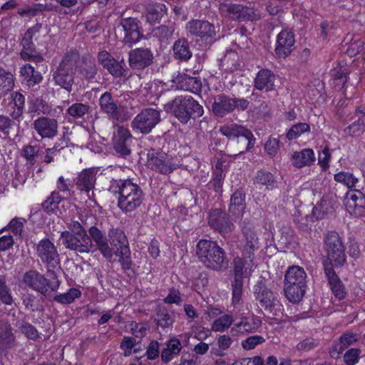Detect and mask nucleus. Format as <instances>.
Wrapping results in <instances>:
<instances>
[{"label":"nucleus","instance_id":"c85d7f7f","mask_svg":"<svg viewBox=\"0 0 365 365\" xmlns=\"http://www.w3.org/2000/svg\"><path fill=\"white\" fill-rule=\"evenodd\" d=\"M74 76L75 71L58 67L53 73V79L56 85L60 86L70 93L73 90Z\"/></svg>","mask_w":365,"mask_h":365},{"label":"nucleus","instance_id":"a211bd4d","mask_svg":"<svg viewBox=\"0 0 365 365\" xmlns=\"http://www.w3.org/2000/svg\"><path fill=\"white\" fill-rule=\"evenodd\" d=\"M220 132L228 138H239L245 137L248 140L247 148H253L255 143V138L251 130L237 124H227L220 128Z\"/></svg>","mask_w":365,"mask_h":365},{"label":"nucleus","instance_id":"c03bdc74","mask_svg":"<svg viewBox=\"0 0 365 365\" xmlns=\"http://www.w3.org/2000/svg\"><path fill=\"white\" fill-rule=\"evenodd\" d=\"M222 166L221 163H217L213 170L212 180L207 185L209 190H212L217 193H220L222 191L225 175L223 174Z\"/></svg>","mask_w":365,"mask_h":365},{"label":"nucleus","instance_id":"a878e982","mask_svg":"<svg viewBox=\"0 0 365 365\" xmlns=\"http://www.w3.org/2000/svg\"><path fill=\"white\" fill-rule=\"evenodd\" d=\"M99 106L101 110L110 118H118L120 115L119 108L110 92L106 91L100 96Z\"/></svg>","mask_w":365,"mask_h":365},{"label":"nucleus","instance_id":"7c9ffc66","mask_svg":"<svg viewBox=\"0 0 365 365\" xmlns=\"http://www.w3.org/2000/svg\"><path fill=\"white\" fill-rule=\"evenodd\" d=\"M24 49L20 53L21 58L24 61H32L39 63L43 61V57L35 49L32 37L24 35L22 39Z\"/></svg>","mask_w":365,"mask_h":365},{"label":"nucleus","instance_id":"e433bc0d","mask_svg":"<svg viewBox=\"0 0 365 365\" xmlns=\"http://www.w3.org/2000/svg\"><path fill=\"white\" fill-rule=\"evenodd\" d=\"M346 206L355 215L365 217V196L359 190L352 194L347 200Z\"/></svg>","mask_w":365,"mask_h":365},{"label":"nucleus","instance_id":"8fccbe9b","mask_svg":"<svg viewBox=\"0 0 365 365\" xmlns=\"http://www.w3.org/2000/svg\"><path fill=\"white\" fill-rule=\"evenodd\" d=\"M146 18L148 21L151 24L159 22L161 18L166 12V7L164 4H157L149 6L147 9Z\"/></svg>","mask_w":365,"mask_h":365},{"label":"nucleus","instance_id":"3c124183","mask_svg":"<svg viewBox=\"0 0 365 365\" xmlns=\"http://www.w3.org/2000/svg\"><path fill=\"white\" fill-rule=\"evenodd\" d=\"M308 132H310L309 125L306 123H299L291 127L286 135V138L289 140H292Z\"/></svg>","mask_w":365,"mask_h":365},{"label":"nucleus","instance_id":"f704fd0d","mask_svg":"<svg viewBox=\"0 0 365 365\" xmlns=\"http://www.w3.org/2000/svg\"><path fill=\"white\" fill-rule=\"evenodd\" d=\"M253 258L254 257H236L234 259V270L235 277L242 278V277H249L252 272L253 267Z\"/></svg>","mask_w":365,"mask_h":365},{"label":"nucleus","instance_id":"6e6552de","mask_svg":"<svg viewBox=\"0 0 365 365\" xmlns=\"http://www.w3.org/2000/svg\"><path fill=\"white\" fill-rule=\"evenodd\" d=\"M36 254L48 270H52L60 264L57 247L48 238L42 239L36 244Z\"/></svg>","mask_w":365,"mask_h":365},{"label":"nucleus","instance_id":"b1692460","mask_svg":"<svg viewBox=\"0 0 365 365\" xmlns=\"http://www.w3.org/2000/svg\"><path fill=\"white\" fill-rule=\"evenodd\" d=\"M324 268L331 290L334 297L339 300L344 299L346 293L341 279L336 274L331 264H324Z\"/></svg>","mask_w":365,"mask_h":365},{"label":"nucleus","instance_id":"864d4df0","mask_svg":"<svg viewBox=\"0 0 365 365\" xmlns=\"http://www.w3.org/2000/svg\"><path fill=\"white\" fill-rule=\"evenodd\" d=\"M334 178L336 182L344 184L348 188L355 187L358 182V178L349 172H339Z\"/></svg>","mask_w":365,"mask_h":365},{"label":"nucleus","instance_id":"69168bd1","mask_svg":"<svg viewBox=\"0 0 365 365\" xmlns=\"http://www.w3.org/2000/svg\"><path fill=\"white\" fill-rule=\"evenodd\" d=\"M25 222L24 218L15 217L10 221L7 227L16 236L21 237Z\"/></svg>","mask_w":365,"mask_h":365},{"label":"nucleus","instance_id":"09e8293b","mask_svg":"<svg viewBox=\"0 0 365 365\" xmlns=\"http://www.w3.org/2000/svg\"><path fill=\"white\" fill-rule=\"evenodd\" d=\"M14 86V76L11 72L0 67V96H5Z\"/></svg>","mask_w":365,"mask_h":365},{"label":"nucleus","instance_id":"4be33fe9","mask_svg":"<svg viewBox=\"0 0 365 365\" xmlns=\"http://www.w3.org/2000/svg\"><path fill=\"white\" fill-rule=\"evenodd\" d=\"M254 294L256 301L265 309H270L275 305V295L262 282H259L255 286Z\"/></svg>","mask_w":365,"mask_h":365},{"label":"nucleus","instance_id":"20e7f679","mask_svg":"<svg viewBox=\"0 0 365 365\" xmlns=\"http://www.w3.org/2000/svg\"><path fill=\"white\" fill-rule=\"evenodd\" d=\"M166 111L172 112L182 123L187 124L191 119L195 120L204 113L203 107L192 96H177L165 105Z\"/></svg>","mask_w":365,"mask_h":365},{"label":"nucleus","instance_id":"a19ab883","mask_svg":"<svg viewBox=\"0 0 365 365\" xmlns=\"http://www.w3.org/2000/svg\"><path fill=\"white\" fill-rule=\"evenodd\" d=\"M20 73L24 81L29 86H34L42 81V76L40 72L36 71L31 64H26L20 69Z\"/></svg>","mask_w":365,"mask_h":365},{"label":"nucleus","instance_id":"72a5a7b5","mask_svg":"<svg viewBox=\"0 0 365 365\" xmlns=\"http://www.w3.org/2000/svg\"><path fill=\"white\" fill-rule=\"evenodd\" d=\"M175 82L179 85L181 89L190 91L195 94L199 93L202 89L200 80L196 77H191L186 74L178 76Z\"/></svg>","mask_w":365,"mask_h":365},{"label":"nucleus","instance_id":"052dcab7","mask_svg":"<svg viewBox=\"0 0 365 365\" xmlns=\"http://www.w3.org/2000/svg\"><path fill=\"white\" fill-rule=\"evenodd\" d=\"M61 201L58 192H53L51 196L42 203V206L48 212H56L58 210V205Z\"/></svg>","mask_w":365,"mask_h":365},{"label":"nucleus","instance_id":"680f3d73","mask_svg":"<svg viewBox=\"0 0 365 365\" xmlns=\"http://www.w3.org/2000/svg\"><path fill=\"white\" fill-rule=\"evenodd\" d=\"M0 300L2 303L11 305L13 298L9 287L6 285L5 276L0 274Z\"/></svg>","mask_w":365,"mask_h":365},{"label":"nucleus","instance_id":"5fc2aeb1","mask_svg":"<svg viewBox=\"0 0 365 365\" xmlns=\"http://www.w3.org/2000/svg\"><path fill=\"white\" fill-rule=\"evenodd\" d=\"M40 148L36 145H27L21 150V156L24 158L28 164L34 165L36 162Z\"/></svg>","mask_w":365,"mask_h":365},{"label":"nucleus","instance_id":"2eb2a0df","mask_svg":"<svg viewBox=\"0 0 365 365\" xmlns=\"http://www.w3.org/2000/svg\"><path fill=\"white\" fill-rule=\"evenodd\" d=\"M208 223L210 226L221 235L230 233L234 229V225L227 218L225 212L215 209L210 212Z\"/></svg>","mask_w":365,"mask_h":365},{"label":"nucleus","instance_id":"f8f14e48","mask_svg":"<svg viewBox=\"0 0 365 365\" xmlns=\"http://www.w3.org/2000/svg\"><path fill=\"white\" fill-rule=\"evenodd\" d=\"M98 59L102 66L113 76L120 78L126 76L127 72L123 59L118 61L106 51H100L98 53Z\"/></svg>","mask_w":365,"mask_h":365},{"label":"nucleus","instance_id":"2f4dec72","mask_svg":"<svg viewBox=\"0 0 365 365\" xmlns=\"http://www.w3.org/2000/svg\"><path fill=\"white\" fill-rule=\"evenodd\" d=\"M314 161V153L310 148H305L299 152L296 151L292 156V165L297 168L311 165Z\"/></svg>","mask_w":365,"mask_h":365},{"label":"nucleus","instance_id":"f03ea898","mask_svg":"<svg viewBox=\"0 0 365 365\" xmlns=\"http://www.w3.org/2000/svg\"><path fill=\"white\" fill-rule=\"evenodd\" d=\"M113 190L118 194V207L124 213H130L139 207L144 200V193L141 187L130 180L115 181Z\"/></svg>","mask_w":365,"mask_h":365},{"label":"nucleus","instance_id":"1a4fd4ad","mask_svg":"<svg viewBox=\"0 0 365 365\" xmlns=\"http://www.w3.org/2000/svg\"><path fill=\"white\" fill-rule=\"evenodd\" d=\"M186 29L190 36L200 38L202 41L212 42L215 39V27L208 21H190L186 24Z\"/></svg>","mask_w":365,"mask_h":365},{"label":"nucleus","instance_id":"aec40b11","mask_svg":"<svg viewBox=\"0 0 365 365\" xmlns=\"http://www.w3.org/2000/svg\"><path fill=\"white\" fill-rule=\"evenodd\" d=\"M131 137L132 135L127 128L123 126H116L113 136V148L120 155L125 156L130 153L129 142Z\"/></svg>","mask_w":365,"mask_h":365},{"label":"nucleus","instance_id":"9d476101","mask_svg":"<svg viewBox=\"0 0 365 365\" xmlns=\"http://www.w3.org/2000/svg\"><path fill=\"white\" fill-rule=\"evenodd\" d=\"M220 10L223 15L238 21H253L257 18L252 9L241 4L222 3Z\"/></svg>","mask_w":365,"mask_h":365},{"label":"nucleus","instance_id":"338daca9","mask_svg":"<svg viewBox=\"0 0 365 365\" xmlns=\"http://www.w3.org/2000/svg\"><path fill=\"white\" fill-rule=\"evenodd\" d=\"M255 181L257 183L269 186L273 185L274 179L269 172L259 170L255 176Z\"/></svg>","mask_w":365,"mask_h":365},{"label":"nucleus","instance_id":"c9c22d12","mask_svg":"<svg viewBox=\"0 0 365 365\" xmlns=\"http://www.w3.org/2000/svg\"><path fill=\"white\" fill-rule=\"evenodd\" d=\"M356 341V335L354 334H344L339 338L338 342L335 343L331 347L329 354L332 358H338L339 355L346 349L349 346L352 344Z\"/></svg>","mask_w":365,"mask_h":365},{"label":"nucleus","instance_id":"9b49d317","mask_svg":"<svg viewBox=\"0 0 365 365\" xmlns=\"http://www.w3.org/2000/svg\"><path fill=\"white\" fill-rule=\"evenodd\" d=\"M242 255L245 257H254L255 252L259 246V238L254 227L250 223H244L242 228Z\"/></svg>","mask_w":365,"mask_h":365},{"label":"nucleus","instance_id":"bf43d9fd","mask_svg":"<svg viewBox=\"0 0 365 365\" xmlns=\"http://www.w3.org/2000/svg\"><path fill=\"white\" fill-rule=\"evenodd\" d=\"M48 10H50V9L48 5L38 3L31 6H29L26 9L19 10L18 14L22 16H28L32 17L36 16L39 13H43V11Z\"/></svg>","mask_w":365,"mask_h":365},{"label":"nucleus","instance_id":"79ce46f5","mask_svg":"<svg viewBox=\"0 0 365 365\" xmlns=\"http://www.w3.org/2000/svg\"><path fill=\"white\" fill-rule=\"evenodd\" d=\"M175 314L165 307H158L155 321L163 329L172 328L175 322Z\"/></svg>","mask_w":365,"mask_h":365},{"label":"nucleus","instance_id":"0e129e2a","mask_svg":"<svg viewBox=\"0 0 365 365\" xmlns=\"http://www.w3.org/2000/svg\"><path fill=\"white\" fill-rule=\"evenodd\" d=\"M116 255L119 257V262L124 270H128L131 268L130 252L128 247H124L119 251H116Z\"/></svg>","mask_w":365,"mask_h":365},{"label":"nucleus","instance_id":"4d7b16f0","mask_svg":"<svg viewBox=\"0 0 365 365\" xmlns=\"http://www.w3.org/2000/svg\"><path fill=\"white\" fill-rule=\"evenodd\" d=\"M15 326L22 334L31 339L36 340L38 337L37 329L26 321H18Z\"/></svg>","mask_w":365,"mask_h":365},{"label":"nucleus","instance_id":"0eeeda50","mask_svg":"<svg viewBox=\"0 0 365 365\" xmlns=\"http://www.w3.org/2000/svg\"><path fill=\"white\" fill-rule=\"evenodd\" d=\"M161 120L160 110L151 108L143 109L132 120L135 132L148 134Z\"/></svg>","mask_w":365,"mask_h":365},{"label":"nucleus","instance_id":"58836bf2","mask_svg":"<svg viewBox=\"0 0 365 365\" xmlns=\"http://www.w3.org/2000/svg\"><path fill=\"white\" fill-rule=\"evenodd\" d=\"M307 285L289 284L285 282L284 292L287 299L292 303L300 302L305 294Z\"/></svg>","mask_w":365,"mask_h":365},{"label":"nucleus","instance_id":"603ef678","mask_svg":"<svg viewBox=\"0 0 365 365\" xmlns=\"http://www.w3.org/2000/svg\"><path fill=\"white\" fill-rule=\"evenodd\" d=\"M81 292L79 289L71 288L68 292L56 295L53 300L62 304L72 303L76 298L80 297Z\"/></svg>","mask_w":365,"mask_h":365},{"label":"nucleus","instance_id":"de8ad7c7","mask_svg":"<svg viewBox=\"0 0 365 365\" xmlns=\"http://www.w3.org/2000/svg\"><path fill=\"white\" fill-rule=\"evenodd\" d=\"M80 60V54L76 50H71L66 52L58 67L68 71H75L78 66L77 63Z\"/></svg>","mask_w":365,"mask_h":365},{"label":"nucleus","instance_id":"ddd939ff","mask_svg":"<svg viewBox=\"0 0 365 365\" xmlns=\"http://www.w3.org/2000/svg\"><path fill=\"white\" fill-rule=\"evenodd\" d=\"M139 23L135 18L130 17L121 19L118 29L124 31L123 42L125 44H133L141 38L143 35L140 31Z\"/></svg>","mask_w":365,"mask_h":365},{"label":"nucleus","instance_id":"37998d69","mask_svg":"<svg viewBox=\"0 0 365 365\" xmlns=\"http://www.w3.org/2000/svg\"><path fill=\"white\" fill-rule=\"evenodd\" d=\"M174 57L180 61H187L192 57L188 41L185 38L177 40L173 47Z\"/></svg>","mask_w":365,"mask_h":365},{"label":"nucleus","instance_id":"412c9836","mask_svg":"<svg viewBox=\"0 0 365 365\" xmlns=\"http://www.w3.org/2000/svg\"><path fill=\"white\" fill-rule=\"evenodd\" d=\"M294 34L287 30L282 31L277 36L276 54L279 58H285L289 56L294 47Z\"/></svg>","mask_w":365,"mask_h":365},{"label":"nucleus","instance_id":"4468645a","mask_svg":"<svg viewBox=\"0 0 365 365\" xmlns=\"http://www.w3.org/2000/svg\"><path fill=\"white\" fill-rule=\"evenodd\" d=\"M148 163L153 170L168 175L177 168V165L173 162L171 155L165 153H158L156 155L148 153Z\"/></svg>","mask_w":365,"mask_h":365},{"label":"nucleus","instance_id":"bb28decb","mask_svg":"<svg viewBox=\"0 0 365 365\" xmlns=\"http://www.w3.org/2000/svg\"><path fill=\"white\" fill-rule=\"evenodd\" d=\"M276 76L267 69H261L255 78V88L259 91H272L274 88Z\"/></svg>","mask_w":365,"mask_h":365},{"label":"nucleus","instance_id":"774afa93","mask_svg":"<svg viewBox=\"0 0 365 365\" xmlns=\"http://www.w3.org/2000/svg\"><path fill=\"white\" fill-rule=\"evenodd\" d=\"M265 341L263 336L255 335L248 337L242 341V347L246 350H251L255 349L257 345L262 344Z\"/></svg>","mask_w":365,"mask_h":365},{"label":"nucleus","instance_id":"13d9d810","mask_svg":"<svg viewBox=\"0 0 365 365\" xmlns=\"http://www.w3.org/2000/svg\"><path fill=\"white\" fill-rule=\"evenodd\" d=\"M233 322L231 315L224 314L213 322L212 329L215 331H223L228 329Z\"/></svg>","mask_w":365,"mask_h":365},{"label":"nucleus","instance_id":"f3484780","mask_svg":"<svg viewBox=\"0 0 365 365\" xmlns=\"http://www.w3.org/2000/svg\"><path fill=\"white\" fill-rule=\"evenodd\" d=\"M58 121L54 118L41 116L33 123V128L42 138H53L58 133Z\"/></svg>","mask_w":365,"mask_h":365},{"label":"nucleus","instance_id":"49530a36","mask_svg":"<svg viewBox=\"0 0 365 365\" xmlns=\"http://www.w3.org/2000/svg\"><path fill=\"white\" fill-rule=\"evenodd\" d=\"M51 106L43 99L34 98L29 102L28 113L37 115H50L51 113Z\"/></svg>","mask_w":365,"mask_h":365},{"label":"nucleus","instance_id":"473e14b6","mask_svg":"<svg viewBox=\"0 0 365 365\" xmlns=\"http://www.w3.org/2000/svg\"><path fill=\"white\" fill-rule=\"evenodd\" d=\"M76 70L79 75L88 81L93 80L98 73L95 61L88 58H83L78 64Z\"/></svg>","mask_w":365,"mask_h":365},{"label":"nucleus","instance_id":"6e6d98bb","mask_svg":"<svg viewBox=\"0 0 365 365\" xmlns=\"http://www.w3.org/2000/svg\"><path fill=\"white\" fill-rule=\"evenodd\" d=\"M365 131V123L360 118L344 129L345 135L356 137Z\"/></svg>","mask_w":365,"mask_h":365},{"label":"nucleus","instance_id":"dca6fc26","mask_svg":"<svg viewBox=\"0 0 365 365\" xmlns=\"http://www.w3.org/2000/svg\"><path fill=\"white\" fill-rule=\"evenodd\" d=\"M153 53L148 48H138L129 52V64L133 69H143L153 63Z\"/></svg>","mask_w":365,"mask_h":365},{"label":"nucleus","instance_id":"393cba45","mask_svg":"<svg viewBox=\"0 0 365 365\" xmlns=\"http://www.w3.org/2000/svg\"><path fill=\"white\" fill-rule=\"evenodd\" d=\"M245 192L241 188L235 190L230 197L229 212L237 218L242 217L246 208Z\"/></svg>","mask_w":365,"mask_h":365},{"label":"nucleus","instance_id":"ea45409f","mask_svg":"<svg viewBox=\"0 0 365 365\" xmlns=\"http://www.w3.org/2000/svg\"><path fill=\"white\" fill-rule=\"evenodd\" d=\"M284 280L289 284L307 285V274L302 267L292 266L287 271Z\"/></svg>","mask_w":365,"mask_h":365},{"label":"nucleus","instance_id":"a18cd8bd","mask_svg":"<svg viewBox=\"0 0 365 365\" xmlns=\"http://www.w3.org/2000/svg\"><path fill=\"white\" fill-rule=\"evenodd\" d=\"M108 236L111 245L116 247L117 251L124 247H128L127 237L120 228L112 227L109 230Z\"/></svg>","mask_w":365,"mask_h":365},{"label":"nucleus","instance_id":"6ab92c4d","mask_svg":"<svg viewBox=\"0 0 365 365\" xmlns=\"http://www.w3.org/2000/svg\"><path fill=\"white\" fill-rule=\"evenodd\" d=\"M98 172V168H91L83 169L78 173L74 180L75 185L81 192H85L88 196L89 192L93 189Z\"/></svg>","mask_w":365,"mask_h":365},{"label":"nucleus","instance_id":"7ed1b4c3","mask_svg":"<svg viewBox=\"0 0 365 365\" xmlns=\"http://www.w3.org/2000/svg\"><path fill=\"white\" fill-rule=\"evenodd\" d=\"M196 254L200 261L209 269L221 271L228 267L225 252L215 241L200 240L196 246Z\"/></svg>","mask_w":365,"mask_h":365},{"label":"nucleus","instance_id":"c756f323","mask_svg":"<svg viewBox=\"0 0 365 365\" xmlns=\"http://www.w3.org/2000/svg\"><path fill=\"white\" fill-rule=\"evenodd\" d=\"M15 343L16 336L11 325L7 322H0V351L11 349Z\"/></svg>","mask_w":365,"mask_h":365},{"label":"nucleus","instance_id":"cd10ccee","mask_svg":"<svg viewBox=\"0 0 365 365\" xmlns=\"http://www.w3.org/2000/svg\"><path fill=\"white\" fill-rule=\"evenodd\" d=\"M261 324L262 321L259 317L251 315L242 317L240 322L234 324L233 329L239 333H250L257 331Z\"/></svg>","mask_w":365,"mask_h":365},{"label":"nucleus","instance_id":"39448f33","mask_svg":"<svg viewBox=\"0 0 365 365\" xmlns=\"http://www.w3.org/2000/svg\"><path fill=\"white\" fill-rule=\"evenodd\" d=\"M46 276L37 271L29 270L24 274L22 281L29 288L46 295L49 291H56L60 285V281L53 270H47Z\"/></svg>","mask_w":365,"mask_h":365},{"label":"nucleus","instance_id":"e2e57ef3","mask_svg":"<svg viewBox=\"0 0 365 365\" xmlns=\"http://www.w3.org/2000/svg\"><path fill=\"white\" fill-rule=\"evenodd\" d=\"M14 124V121L9 117L0 115V138H8Z\"/></svg>","mask_w":365,"mask_h":365},{"label":"nucleus","instance_id":"4c0bfd02","mask_svg":"<svg viewBox=\"0 0 365 365\" xmlns=\"http://www.w3.org/2000/svg\"><path fill=\"white\" fill-rule=\"evenodd\" d=\"M91 107L88 103L76 102L66 110V114L73 120H85L91 113Z\"/></svg>","mask_w":365,"mask_h":365},{"label":"nucleus","instance_id":"f257e3e1","mask_svg":"<svg viewBox=\"0 0 365 365\" xmlns=\"http://www.w3.org/2000/svg\"><path fill=\"white\" fill-rule=\"evenodd\" d=\"M88 234L78 235L63 231L61 233L60 239L66 249L76 254H88L98 250L105 258H112L114 252L109 246L108 240L103 231L93 225L88 229Z\"/></svg>","mask_w":365,"mask_h":365},{"label":"nucleus","instance_id":"5701e85b","mask_svg":"<svg viewBox=\"0 0 365 365\" xmlns=\"http://www.w3.org/2000/svg\"><path fill=\"white\" fill-rule=\"evenodd\" d=\"M213 100L212 110L217 117L222 118L232 112L235 108L232 98L225 94L217 95Z\"/></svg>","mask_w":365,"mask_h":365},{"label":"nucleus","instance_id":"423d86ee","mask_svg":"<svg viewBox=\"0 0 365 365\" xmlns=\"http://www.w3.org/2000/svg\"><path fill=\"white\" fill-rule=\"evenodd\" d=\"M324 243L327 252L328 264L342 265L346 261L345 247L341 238L335 231H330L324 237Z\"/></svg>","mask_w":365,"mask_h":365}]
</instances>
